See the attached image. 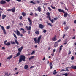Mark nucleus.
<instances>
[{
	"instance_id": "1",
	"label": "nucleus",
	"mask_w": 76,
	"mask_h": 76,
	"mask_svg": "<svg viewBox=\"0 0 76 76\" xmlns=\"http://www.w3.org/2000/svg\"><path fill=\"white\" fill-rule=\"evenodd\" d=\"M25 59H26V57L25 56L23 55H21L19 58L18 64L22 62V61H26Z\"/></svg>"
},
{
	"instance_id": "2",
	"label": "nucleus",
	"mask_w": 76,
	"mask_h": 76,
	"mask_svg": "<svg viewBox=\"0 0 76 76\" xmlns=\"http://www.w3.org/2000/svg\"><path fill=\"white\" fill-rule=\"evenodd\" d=\"M16 32L17 35H18V36H20V37H23V34H20L18 30L17 29L16 30Z\"/></svg>"
},
{
	"instance_id": "3",
	"label": "nucleus",
	"mask_w": 76,
	"mask_h": 76,
	"mask_svg": "<svg viewBox=\"0 0 76 76\" xmlns=\"http://www.w3.org/2000/svg\"><path fill=\"white\" fill-rule=\"evenodd\" d=\"M1 28L2 30H3V32H4V33L5 35H6V34L7 33H6V30H5V29H4V27L3 26H1Z\"/></svg>"
},
{
	"instance_id": "4",
	"label": "nucleus",
	"mask_w": 76,
	"mask_h": 76,
	"mask_svg": "<svg viewBox=\"0 0 76 76\" xmlns=\"http://www.w3.org/2000/svg\"><path fill=\"white\" fill-rule=\"evenodd\" d=\"M41 36H39L38 39L37 40V43L38 44H39L40 42V40H41Z\"/></svg>"
},
{
	"instance_id": "5",
	"label": "nucleus",
	"mask_w": 76,
	"mask_h": 76,
	"mask_svg": "<svg viewBox=\"0 0 76 76\" xmlns=\"http://www.w3.org/2000/svg\"><path fill=\"white\" fill-rule=\"evenodd\" d=\"M23 49V46H22L20 48H19L18 49V51L19 53H21L22 50Z\"/></svg>"
},
{
	"instance_id": "6",
	"label": "nucleus",
	"mask_w": 76,
	"mask_h": 76,
	"mask_svg": "<svg viewBox=\"0 0 76 76\" xmlns=\"http://www.w3.org/2000/svg\"><path fill=\"white\" fill-rule=\"evenodd\" d=\"M6 3V1L3 0H2L0 2V4H5Z\"/></svg>"
},
{
	"instance_id": "7",
	"label": "nucleus",
	"mask_w": 76,
	"mask_h": 76,
	"mask_svg": "<svg viewBox=\"0 0 76 76\" xmlns=\"http://www.w3.org/2000/svg\"><path fill=\"white\" fill-rule=\"evenodd\" d=\"M44 26H45L42 25L41 24H40L39 25V28H41V29H43V28H44Z\"/></svg>"
},
{
	"instance_id": "8",
	"label": "nucleus",
	"mask_w": 76,
	"mask_h": 76,
	"mask_svg": "<svg viewBox=\"0 0 76 76\" xmlns=\"http://www.w3.org/2000/svg\"><path fill=\"white\" fill-rule=\"evenodd\" d=\"M46 15H47V18H49V19H51L50 18V12H47L46 13Z\"/></svg>"
},
{
	"instance_id": "9",
	"label": "nucleus",
	"mask_w": 76,
	"mask_h": 76,
	"mask_svg": "<svg viewBox=\"0 0 76 76\" xmlns=\"http://www.w3.org/2000/svg\"><path fill=\"white\" fill-rule=\"evenodd\" d=\"M58 11L59 12H62L63 13H65V12L63 10H61V9H58Z\"/></svg>"
},
{
	"instance_id": "10",
	"label": "nucleus",
	"mask_w": 76,
	"mask_h": 76,
	"mask_svg": "<svg viewBox=\"0 0 76 76\" xmlns=\"http://www.w3.org/2000/svg\"><path fill=\"white\" fill-rule=\"evenodd\" d=\"M58 45V43L57 42H56L55 44H54V47H57Z\"/></svg>"
},
{
	"instance_id": "11",
	"label": "nucleus",
	"mask_w": 76,
	"mask_h": 76,
	"mask_svg": "<svg viewBox=\"0 0 76 76\" xmlns=\"http://www.w3.org/2000/svg\"><path fill=\"white\" fill-rule=\"evenodd\" d=\"M52 41H56L57 40V39H56V36H55L53 38H52Z\"/></svg>"
},
{
	"instance_id": "12",
	"label": "nucleus",
	"mask_w": 76,
	"mask_h": 76,
	"mask_svg": "<svg viewBox=\"0 0 76 76\" xmlns=\"http://www.w3.org/2000/svg\"><path fill=\"white\" fill-rule=\"evenodd\" d=\"M20 30H21V31H23V32H22L23 34H24V33H25V32H26V31H25V29L22 28H21Z\"/></svg>"
},
{
	"instance_id": "13",
	"label": "nucleus",
	"mask_w": 76,
	"mask_h": 76,
	"mask_svg": "<svg viewBox=\"0 0 76 76\" xmlns=\"http://www.w3.org/2000/svg\"><path fill=\"white\" fill-rule=\"evenodd\" d=\"M26 28L28 31H29V30H31V26H29V27H28V26H26Z\"/></svg>"
},
{
	"instance_id": "14",
	"label": "nucleus",
	"mask_w": 76,
	"mask_h": 76,
	"mask_svg": "<svg viewBox=\"0 0 76 76\" xmlns=\"http://www.w3.org/2000/svg\"><path fill=\"white\" fill-rule=\"evenodd\" d=\"M13 57V55H11L10 56L8 57L7 58V59H8V60H10L11 59V58H12Z\"/></svg>"
},
{
	"instance_id": "15",
	"label": "nucleus",
	"mask_w": 76,
	"mask_h": 76,
	"mask_svg": "<svg viewBox=\"0 0 76 76\" xmlns=\"http://www.w3.org/2000/svg\"><path fill=\"white\" fill-rule=\"evenodd\" d=\"M16 10V8H15V7H14L12 9H11V11L12 12H15V10Z\"/></svg>"
},
{
	"instance_id": "16",
	"label": "nucleus",
	"mask_w": 76,
	"mask_h": 76,
	"mask_svg": "<svg viewBox=\"0 0 76 76\" xmlns=\"http://www.w3.org/2000/svg\"><path fill=\"white\" fill-rule=\"evenodd\" d=\"M5 45H7V46H10V42H8L7 43H5Z\"/></svg>"
},
{
	"instance_id": "17",
	"label": "nucleus",
	"mask_w": 76,
	"mask_h": 76,
	"mask_svg": "<svg viewBox=\"0 0 76 76\" xmlns=\"http://www.w3.org/2000/svg\"><path fill=\"white\" fill-rule=\"evenodd\" d=\"M35 33L36 35H38L39 34V31L38 30L36 31Z\"/></svg>"
},
{
	"instance_id": "18",
	"label": "nucleus",
	"mask_w": 76,
	"mask_h": 76,
	"mask_svg": "<svg viewBox=\"0 0 76 76\" xmlns=\"http://www.w3.org/2000/svg\"><path fill=\"white\" fill-rule=\"evenodd\" d=\"M37 9H38V11H39V12H41V8L40 7H38L37 8Z\"/></svg>"
},
{
	"instance_id": "19",
	"label": "nucleus",
	"mask_w": 76,
	"mask_h": 76,
	"mask_svg": "<svg viewBox=\"0 0 76 76\" xmlns=\"http://www.w3.org/2000/svg\"><path fill=\"white\" fill-rule=\"evenodd\" d=\"M15 42L16 43V44L17 45H19V43L18 42V41H17V39H14Z\"/></svg>"
},
{
	"instance_id": "20",
	"label": "nucleus",
	"mask_w": 76,
	"mask_h": 76,
	"mask_svg": "<svg viewBox=\"0 0 76 76\" xmlns=\"http://www.w3.org/2000/svg\"><path fill=\"white\" fill-rule=\"evenodd\" d=\"M6 17V15H5L4 14H3V15H2V19H4V18Z\"/></svg>"
},
{
	"instance_id": "21",
	"label": "nucleus",
	"mask_w": 76,
	"mask_h": 76,
	"mask_svg": "<svg viewBox=\"0 0 76 76\" xmlns=\"http://www.w3.org/2000/svg\"><path fill=\"white\" fill-rule=\"evenodd\" d=\"M33 39L35 41V44H37V38H33Z\"/></svg>"
},
{
	"instance_id": "22",
	"label": "nucleus",
	"mask_w": 76,
	"mask_h": 76,
	"mask_svg": "<svg viewBox=\"0 0 76 76\" xmlns=\"http://www.w3.org/2000/svg\"><path fill=\"white\" fill-rule=\"evenodd\" d=\"M28 68V65H26L24 66V68L25 69H27Z\"/></svg>"
},
{
	"instance_id": "23",
	"label": "nucleus",
	"mask_w": 76,
	"mask_h": 76,
	"mask_svg": "<svg viewBox=\"0 0 76 76\" xmlns=\"http://www.w3.org/2000/svg\"><path fill=\"white\" fill-rule=\"evenodd\" d=\"M68 15V14H67V12H66L64 15V17H67V16Z\"/></svg>"
},
{
	"instance_id": "24",
	"label": "nucleus",
	"mask_w": 76,
	"mask_h": 76,
	"mask_svg": "<svg viewBox=\"0 0 76 76\" xmlns=\"http://www.w3.org/2000/svg\"><path fill=\"white\" fill-rule=\"evenodd\" d=\"M56 70H55L54 71L53 75H56L57 73V72H56Z\"/></svg>"
},
{
	"instance_id": "25",
	"label": "nucleus",
	"mask_w": 76,
	"mask_h": 76,
	"mask_svg": "<svg viewBox=\"0 0 76 76\" xmlns=\"http://www.w3.org/2000/svg\"><path fill=\"white\" fill-rule=\"evenodd\" d=\"M62 47H63V45H62L60 46V48H59V51H60L59 52V53L62 50V48H62Z\"/></svg>"
},
{
	"instance_id": "26",
	"label": "nucleus",
	"mask_w": 76,
	"mask_h": 76,
	"mask_svg": "<svg viewBox=\"0 0 76 76\" xmlns=\"http://www.w3.org/2000/svg\"><path fill=\"white\" fill-rule=\"evenodd\" d=\"M20 53L18 52V53H17L16 56L17 57H18V56H20Z\"/></svg>"
},
{
	"instance_id": "27",
	"label": "nucleus",
	"mask_w": 76,
	"mask_h": 76,
	"mask_svg": "<svg viewBox=\"0 0 76 76\" xmlns=\"http://www.w3.org/2000/svg\"><path fill=\"white\" fill-rule=\"evenodd\" d=\"M34 58V56H31L29 58V60H31V59H32V58Z\"/></svg>"
},
{
	"instance_id": "28",
	"label": "nucleus",
	"mask_w": 76,
	"mask_h": 76,
	"mask_svg": "<svg viewBox=\"0 0 76 76\" xmlns=\"http://www.w3.org/2000/svg\"><path fill=\"white\" fill-rule=\"evenodd\" d=\"M11 44H16V43H15V42H13L12 41H11Z\"/></svg>"
},
{
	"instance_id": "29",
	"label": "nucleus",
	"mask_w": 76,
	"mask_h": 76,
	"mask_svg": "<svg viewBox=\"0 0 76 76\" xmlns=\"http://www.w3.org/2000/svg\"><path fill=\"white\" fill-rule=\"evenodd\" d=\"M22 14L23 16H26V14L24 12H22Z\"/></svg>"
},
{
	"instance_id": "30",
	"label": "nucleus",
	"mask_w": 76,
	"mask_h": 76,
	"mask_svg": "<svg viewBox=\"0 0 76 76\" xmlns=\"http://www.w3.org/2000/svg\"><path fill=\"white\" fill-rule=\"evenodd\" d=\"M47 25H48L50 26L51 27H52V26H53V25H52V24H51L50 23H48L47 24Z\"/></svg>"
},
{
	"instance_id": "31",
	"label": "nucleus",
	"mask_w": 76,
	"mask_h": 76,
	"mask_svg": "<svg viewBox=\"0 0 76 76\" xmlns=\"http://www.w3.org/2000/svg\"><path fill=\"white\" fill-rule=\"evenodd\" d=\"M10 28V26H7L6 27V28L7 29H9Z\"/></svg>"
},
{
	"instance_id": "32",
	"label": "nucleus",
	"mask_w": 76,
	"mask_h": 76,
	"mask_svg": "<svg viewBox=\"0 0 76 76\" xmlns=\"http://www.w3.org/2000/svg\"><path fill=\"white\" fill-rule=\"evenodd\" d=\"M13 35L14 36V37L16 39H17V37H16V34L14 33Z\"/></svg>"
},
{
	"instance_id": "33",
	"label": "nucleus",
	"mask_w": 76,
	"mask_h": 76,
	"mask_svg": "<svg viewBox=\"0 0 76 76\" xmlns=\"http://www.w3.org/2000/svg\"><path fill=\"white\" fill-rule=\"evenodd\" d=\"M68 75H69L68 74L66 73L62 75H65V76H68Z\"/></svg>"
},
{
	"instance_id": "34",
	"label": "nucleus",
	"mask_w": 76,
	"mask_h": 76,
	"mask_svg": "<svg viewBox=\"0 0 76 76\" xmlns=\"http://www.w3.org/2000/svg\"><path fill=\"white\" fill-rule=\"evenodd\" d=\"M51 7L53 9H54V10H55L56 9V7H53L52 5L51 6Z\"/></svg>"
},
{
	"instance_id": "35",
	"label": "nucleus",
	"mask_w": 76,
	"mask_h": 76,
	"mask_svg": "<svg viewBox=\"0 0 76 76\" xmlns=\"http://www.w3.org/2000/svg\"><path fill=\"white\" fill-rule=\"evenodd\" d=\"M50 20L52 22V23H54V20H51V19H50Z\"/></svg>"
},
{
	"instance_id": "36",
	"label": "nucleus",
	"mask_w": 76,
	"mask_h": 76,
	"mask_svg": "<svg viewBox=\"0 0 76 76\" xmlns=\"http://www.w3.org/2000/svg\"><path fill=\"white\" fill-rule=\"evenodd\" d=\"M30 3H32V4H36V2H34L33 1H31Z\"/></svg>"
},
{
	"instance_id": "37",
	"label": "nucleus",
	"mask_w": 76,
	"mask_h": 76,
	"mask_svg": "<svg viewBox=\"0 0 76 76\" xmlns=\"http://www.w3.org/2000/svg\"><path fill=\"white\" fill-rule=\"evenodd\" d=\"M48 9L49 10V11H51L52 10L51 8L50 7H48Z\"/></svg>"
},
{
	"instance_id": "38",
	"label": "nucleus",
	"mask_w": 76,
	"mask_h": 76,
	"mask_svg": "<svg viewBox=\"0 0 76 76\" xmlns=\"http://www.w3.org/2000/svg\"><path fill=\"white\" fill-rule=\"evenodd\" d=\"M7 11H8V12H10L12 11V9H8L7 10Z\"/></svg>"
},
{
	"instance_id": "39",
	"label": "nucleus",
	"mask_w": 76,
	"mask_h": 76,
	"mask_svg": "<svg viewBox=\"0 0 76 76\" xmlns=\"http://www.w3.org/2000/svg\"><path fill=\"white\" fill-rule=\"evenodd\" d=\"M36 1L37 3H40V1L38 0H36Z\"/></svg>"
},
{
	"instance_id": "40",
	"label": "nucleus",
	"mask_w": 76,
	"mask_h": 76,
	"mask_svg": "<svg viewBox=\"0 0 76 76\" xmlns=\"http://www.w3.org/2000/svg\"><path fill=\"white\" fill-rule=\"evenodd\" d=\"M28 20L29 22L30 23H32V20H31V19H28Z\"/></svg>"
},
{
	"instance_id": "41",
	"label": "nucleus",
	"mask_w": 76,
	"mask_h": 76,
	"mask_svg": "<svg viewBox=\"0 0 76 76\" xmlns=\"http://www.w3.org/2000/svg\"><path fill=\"white\" fill-rule=\"evenodd\" d=\"M50 67V69H53V65L49 66Z\"/></svg>"
},
{
	"instance_id": "42",
	"label": "nucleus",
	"mask_w": 76,
	"mask_h": 76,
	"mask_svg": "<svg viewBox=\"0 0 76 76\" xmlns=\"http://www.w3.org/2000/svg\"><path fill=\"white\" fill-rule=\"evenodd\" d=\"M19 25L20 26L23 25V24L21 23H19Z\"/></svg>"
},
{
	"instance_id": "43",
	"label": "nucleus",
	"mask_w": 76,
	"mask_h": 76,
	"mask_svg": "<svg viewBox=\"0 0 76 76\" xmlns=\"http://www.w3.org/2000/svg\"><path fill=\"white\" fill-rule=\"evenodd\" d=\"M69 55H70V54H71V51L69 50L68 52Z\"/></svg>"
},
{
	"instance_id": "44",
	"label": "nucleus",
	"mask_w": 76,
	"mask_h": 76,
	"mask_svg": "<svg viewBox=\"0 0 76 76\" xmlns=\"http://www.w3.org/2000/svg\"><path fill=\"white\" fill-rule=\"evenodd\" d=\"M43 32L44 33H45V32H47V30H45L43 31Z\"/></svg>"
},
{
	"instance_id": "45",
	"label": "nucleus",
	"mask_w": 76,
	"mask_h": 76,
	"mask_svg": "<svg viewBox=\"0 0 76 76\" xmlns=\"http://www.w3.org/2000/svg\"><path fill=\"white\" fill-rule=\"evenodd\" d=\"M34 53H35V51H33L31 53V54L32 55V54H34Z\"/></svg>"
},
{
	"instance_id": "46",
	"label": "nucleus",
	"mask_w": 76,
	"mask_h": 76,
	"mask_svg": "<svg viewBox=\"0 0 76 76\" xmlns=\"http://www.w3.org/2000/svg\"><path fill=\"white\" fill-rule=\"evenodd\" d=\"M65 29L66 30H67L68 29H69V27H68L67 26H66V27H65Z\"/></svg>"
},
{
	"instance_id": "47",
	"label": "nucleus",
	"mask_w": 76,
	"mask_h": 76,
	"mask_svg": "<svg viewBox=\"0 0 76 76\" xmlns=\"http://www.w3.org/2000/svg\"><path fill=\"white\" fill-rule=\"evenodd\" d=\"M52 62H50V64H49V65H50L49 66H52Z\"/></svg>"
},
{
	"instance_id": "48",
	"label": "nucleus",
	"mask_w": 76,
	"mask_h": 76,
	"mask_svg": "<svg viewBox=\"0 0 76 76\" xmlns=\"http://www.w3.org/2000/svg\"><path fill=\"white\" fill-rule=\"evenodd\" d=\"M65 36H66V34L63 35V38H65Z\"/></svg>"
},
{
	"instance_id": "49",
	"label": "nucleus",
	"mask_w": 76,
	"mask_h": 76,
	"mask_svg": "<svg viewBox=\"0 0 76 76\" xmlns=\"http://www.w3.org/2000/svg\"><path fill=\"white\" fill-rule=\"evenodd\" d=\"M71 69H74V66H73V65L71 67Z\"/></svg>"
},
{
	"instance_id": "50",
	"label": "nucleus",
	"mask_w": 76,
	"mask_h": 76,
	"mask_svg": "<svg viewBox=\"0 0 76 76\" xmlns=\"http://www.w3.org/2000/svg\"><path fill=\"white\" fill-rule=\"evenodd\" d=\"M71 60H74V57L73 56H72V57H71Z\"/></svg>"
},
{
	"instance_id": "51",
	"label": "nucleus",
	"mask_w": 76,
	"mask_h": 76,
	"mask_svg": "<svg viewBox=\"0 0 76 76\" xmlns=\"http://www.w3.org/2000/svg\"><path fill=\"white\" fill-rule=\"evenodd\" d=\"M18 2H21L22 0H16Z\"/></svg>"
},
{
	"instance_id": "52",
	"label": "nucleus",
	"mask_w": 76,
	"mask_h": 76,
	"mask_svg": "<svg viewBox=\"0 0 76 76\" xmlns=\"http://www.w3.org/2000/svg\"><path fill=\"white\" fill-rule=\"evenodd\" d=\"M74 70H76V65L74 66Z\"/></svg>"
},
{
	"instance_id": "53",
	"label": "nucleus",
	"mask_w": 76,
	"mask_h": 76,
	"mask_svg": "<svg viewBox=\"0 0 76 76\" xmlns=\"http://www.w3.org/2000/svg\"><path fill=\"white\" fill-rule=\"evenodd\" d=\"M5 75H9V73H8V72L6 73H5Z\"/></svg>"
},
{
	"instance_id": "54",
	"label": "nucleus",
	"mask_w": 76,
	"mask_h": 76,
	"mask_svg": "<svg viewBox=\"0 0 76 76\" xmlns=\"http://www.w3.org/2000/svg\"><path fill=\"white\" fill-rule=\"evenodd\" d=\"M33 15V13H31L30 14V16H32Z\"/></svg>"
},
{
	"instance_id": "55",
	"label": "nucleus",
	"mask_w": 76,
	"mask_h": 76,
	"mask_svg": "<svg viewBox=\"0 0 76 76\" xmlns=\"http://www.w3.org/2000/svg\"><path fill=\"white\" fill-rule=\"evenodd\" d=\"M35 16H38V14L36 13H35Z\"/></svg>"
},
{
	"instance_id": "56",
	"label": "nucleus",
	"mask_w": 76,
	"mask_h": 76,
	"mask_svg": "<svg viewBox=\"0 0 76 76\" xmlns=\"http://www.w3.org/2000/svg\"><path fill=\"white\" fill-rule=\"evenodd\" d=\"M7 42V41L6 40L4 42V44L5 45V44H6V43Z\"/></svg>"
},
{
	"instance_id": "57",
	"label": "nucleus",
	"mask_w": 76,
	"mask_h": 76,
	"mask_svg": "<svg viewBox=\"0 0 76 76\" xmlns=\"http://www.w3.org/2000/svg\"><path fill=\"white\" fill-rule=\"evenodd\" d=\"M53 53H54V52H55V51H56V49H53Z\"/></svg>"
},
{
	"instance_id": "58",
	"label": "nucleus",
	"mask_w": 76,
	"mask_h": 76,
	"mask_svg": "<svg viewBox=\"0 0 76 76\" xmlns=\"http://www.w3.org/2000/svg\"><path fill=\"white\" fill-rule=\"evenodd\" d=\"M6 1H7V2H9L10 1V0H5Z\"/></svg>"
},
{
	"instance_id": "59",
	"label": "nucleus",
	"mask_w": 76,
	"mask_h": 76,
	"mask_svg": "<svg viewBox=\"0 0 76 76\" xmlns=\"http://www.w3.org/2000/svg\"><path fill=\"white\" fill-rule=\"evenodd\" d=\"M60 41H61V40H59L58 41L56 42H60Z\"/></svg>"
},
{
	"instance_id": "60",
	"label": "nucleus",
	"mask_w": 76,
	"mask_h": 76,
	"mask_svg": "<svg viewBox=\"0 0 76 76\" xmlns=\"http://www.w3.org/2000/svg\"><path fill=\"white\" fill-rule=\"evenodd\" d=\"M61 71L62 72H63V71H64V69H62L61 70Z\"/></svg>"
},
{
	"instance_id": "61",
	"label": "nucleus",
	"mask_w": 76,
	"mask_h": 76,
	"mask_svg": "<svg viewBox=\"0 0 76 76\" xmlns=\"http://www.w3.org/2000/svg\"><path fill=\"white\" fill-rule=\"evenodd\" d=\"M22 16H20V17L19 18V19H22Z\"/></svg>"
},
{
	"instance_id": "62",
	"label": "nucleus",
	"mask_w": 76,
	"mask_h": 76,
	"mask_svg": "<svg viewBox=\"0 0 76 76\" xmlns=\"http://www.w3.org/2000/svg\"><path fill=\"white\" fill-rule=\"evenodd\" d=\"M3 50H5V48L4 47H3L2 48Z\"/></svg>"
},
{
	"instance_id": "63",
	"label": "nucleus",
	"mask_w": 76,
	"mask_h": 76,
	"mask_svg": "<svg viewBox=\"0 0 76 76\" xmlns=\"http://www.w3.org/2000/svg\"><path fill=\"white\" fill-rule=\"evenodd\" d=\"M74 23L75 24L76 23V20H75L74 21Z\"/></svg>"
},
{
	"instance_id": "64",
	"label": "nucleus",
	"mask_w": 76,
	"mask_h": 76,
	"mask_svg": "<svg viewBox=\"0 0 76 76\" xmlns=\"http://www.w3.org/2000/svg\"><path fill=\"white\" fill-rule=\"evenodd\" d=\"M35 47L36 48H37L38 47V46H37V45H36L35 46Z\"/></svg>"
}]
</instances>
